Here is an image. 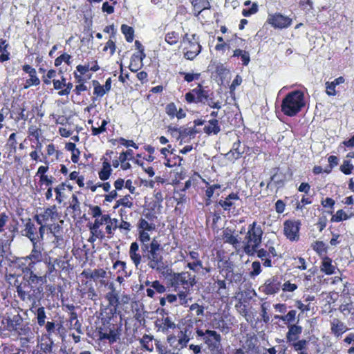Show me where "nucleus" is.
Returning a JSON list of instances; mask_svg holds the SVG:
<instances>
[{"label": "nucleus", "mask_w": 354, "mask_h": 354, "mask_svg": "<svg viewBox=\"0 0 354 354\" xmlns=\"http://www.w3.org/2000/svg\"><path fill=\"white\" fill-rule=\"evenodd\" d=\"M268 306H269V304L266 302L263 303L261 306V316H262L263 320L265 323H268L270 320V317L267 313V310H268Z\"/></svg>", "instance_id": "nucleus-55"}, {"label": "nucleus", "mask_w": 354, "mask_h": 354, "mask_svg": "<svg viewBox=\"0 0 354 354\" xmlns=\"http://www.w3.org/2000/svg\"><path fill=\"white\" fill-rule=\"evenodd\" d=\"M235 308H236L238 312L240 313V315H241L243 317H245L246 320H248L247 316H248V312L247 310L246 305L243 304L241 301H239V303H237L235 305Z\"/></svg>", "instance_id": "nucleus-48"}, {"label": "nucleus", "mask_w": 354, "mask_h": 354, "mask_svg": "<svg viewBox=\"0 0 354 354\" xmlns=\"http://www.w3.org/2000/svg\"><path fill=\"white\" fill-rule=\"evenodd\" d=\"M305 106L304 94L300 91L289 93L283 100L281 111L288 116L296 115Z\"/></svg>", "instance_id": "nucleus-3"}, {"label": "nucleus", "mask_w": 354, "mask_h": 354, "mask_svg": "<svg viewBox=\"0 0 354 354\" xmlns=\"http://www.w3.org/2000/svg\"><path fill=\"white\" fill-rule=\"evenodd\" d=\"M340 311L344 315H349L354 313V308L349 306L347 303L342 304L339 307Z\"/></svg>", "instance_id": "nucleus-62"}, {"label": "nucleus", "mask_w": 354, "mask_h": 354, "mask_svg": "<svg viewBox=\"0 0 354 354\" xmlns=\"http://www.w3.org/2000/svg\"><path fill=\"white\" fill-rule=\"evenodd\" d=\"M121 31L128 42H131L133 40L134 30L132 27L123 24L121 26Z\"/></svg>", "instance_id": "nucleus-35"}, {"label": "nucleus", "mask_w": 354, "mask_h": 354, "mask_svg": "<svg viewBox=\"0 0 354 354\" xmlns=\"http://www.w3.org/2000/svg\"><path fill=\"white\" fill-rule=\"evenodd\" d=\"M296 310H290L287 315L283 316L282 321L285 322L286 323H291L293 322L296 317Z\"/></svg>", "instance_id": "nucleus-51"}, {"label": "nucleus", "mask_w": 354, "mask_h": 354, "mask_svg": "<svg viewBox=\"0 0 354 354\" xmlns=\"http://www.w3.org/2000/svg\"><path fill=\"white\" fill-rule=\"evenodd\" d=\"M258 11V5L256 3H254L251 8L248 9H243L242 11V15L244 17H249L251 15L255 14Z\"/></svg>", "instance_id": "nucleus-52"}, {"label": "nucleus", "mask_w": 354, "mask_h": 354, "mask_svg": "<svg viewBox=\"0 0 354 354\" xmlns=\"http://www.w3.org/2000/svg\"><path fill=\"white\" fill-rule=\"evenodd\" d=\"M180 130V136H177V139H185L186 137H194L195 134H196L198 131L196 129L195 127L192 128H186L184 127H181L179 128Z\"/></svg>", "instance_id": "nucleus-30"}, {"label": "nucleus", "mask_w": 354, "mask_h": 354, "mask_svg": "<svg viewBox=\"0 0 354 354\" xmlns=\"http://www.w3.org/2000/svg\"><path fill=\"white\" fill-rule=\"evenodd\" d=\"M223 240L225 243L232 245L235 248L240 244V241L237 236L232 234L231 230L227 228L223 231Z\"/></svg>", "instance_id": "nucleus-25"}, {"label": "nucleus", "mask_w": 354, "mask_h": 354, "mask_svg": "<svg viewBox=\"0 0 354 354\" xmlns=\"http://www.w3.org/2000/svg\"><path fill=\"white\" fill-rule=\"evenodd\" d=\"M177 335H174L172 334L168 335L167 337V342L169 344V346L176 350V345H177Z\"/></svg>", "instance_id": "nucleus-61"}, {"label": "nucleus", "mask_w": 354, "mask_h": 354, "mask_svg": "<svg viewBox=\"0 0 354 354\" xmlns=\"http://www.w3.org/2000/svg\"><path fill=\"white\" fill-rule=\"evenodd\" d=\"M109 219V214H103L100 218H95L93 223H89L88 226L91 234L95 236V238L104 239V232L100 227L104 224L106 225Z\"/></svg>", "instance_id": "nucleus-12"}, {"label": "nucleus", "mask_w": 354, "mask_h": 354, "mask_svg": "<svg viewBox=\"0 0 354 354\" xmlns=\"http://www.w3.org/2000/svg\"><path fill=\"white\" fill-rule=\"evenodd\" d=\"M90 279L94 281L106 277V272L102 268L95 269L90 272Z\"/></svg>", "instance_id": "nucleus-36"}, {"label": "nucleus", "mask_w": 354, "mask_h": 354, "mask_svg": "<svg viewBox=\"0 0 354 354\" xmlns=\"http://www.w3.org/2000/svg\"><path fill=\"white\" fill-rule=\"evenodd\" d=\"M119 221L117 218H111L109 216V219L107 221L106 224V233L111 236L113 234V231L118 228Z\"/></svg>", "instance_id": "nucleus-33"}, {"label": "nucleus", "mask_w": 354, "mask_h": 354, "mask_svg": "<svg viewBox=\"0 0 354 354\" xmlns=\"http://www.w3.org/2000/svg\"><path fill=\"white\" fill-rule=\"evenodd\" d=\"M252 271L250 272L251 276H257L261 272V264L259 261H254L252 264Z\"/></svg>", "instance_id": "nucleus-63"}, {"label": "nucleus", "mask_w": 354, "mask_h": 354, "mask_svg": "<svg viewBox=\"0 0 354 354\" xmlns=\"http://www.w3.org/2000/svg\"><path fill=\"white\" fill-rule=\"evenodd\" d=\"M48 230H49L50 233L54 236V240L53 241V243L55 244V247L59 246L61 245L60 241H62L61 235L57 234L56 232L53 231V225H48Z\"/></svg>", "instance_id": "nucleus-43"}, {"label": "nucleus", "mask_w": 354, "mask_h": 354, "mask_svg": "<svg viewBox=\"0 0 354 354\" xmlns=\"http://www.w3.org/2000/svg\"><path fill=\"white\" fill-rule=\"evenodd\" d=\"M205 183L207 185H208V187L205 191V196L212 197L214 191L216 189L221 188V185L219 184H214L212 185H209L208 182H205Z\"/></svg>", "instance_id": "nucleus-53"}, {"label": "nucleus", "mask_w": 354, "mask_h": 354, "mask_svg": "<svg viewBox=\"0 0 354 354\" xmlns=\"http://www.w3.org/2000/svg\"><path fill=\"white\" fill-rule=\"evenodd\" d=\"M204 132L208 135L214 134L216 135L220 131V127L218 125V121L216 119L210 120L208 122V124L205 125Z\"/></svg>", "instance_id": "nucleus-26"}, {"label": "nucleus", "mask_w": 354, "mask_h": 354, "mask_svg": "<svg viewBox=\"0 0 354 354\" xmlns=\"http://www.w3.org/2000/svg\"><path fill=\"white\" fill-rule=\"evenodd\" d=\"M188 332L189 330L185 328L178 333L176 350H180L187 346V344L190 340Z\"/></svg>", "instance_id": "nucleus-18"}, {"label": "nucleus", "mask_w": 354, "mask_h": 354, "mask_svg": "<svg viewBox=\"0 0 354 354\" xmlns=\"http://www.w3.org/2000/svg\"><path fill=\"white\" fill-rule=\"evenodd\" d=\"M180 74L184 76L185 80L187 82L198 80L201 75L200 73H187L185 72H180Z\"/></svg>", "instance_id": "nucleus-50"}, {"label": "nucleus", "mask_w": 354, "mask_h": 354, "mask_svg": "<svg viewBox=\"0 0 354 354\" xmlns=\"http://www.w3.org/2000/svg\"><path fill=\"white\" fill-rule=\"evenodd\" d=\"M348 218L347 214L342 209L338 210L335 215L333 216L331 221L334 222H340Z\"/></svg>", "instance_id": "nucleus-45"}, {"label": "nucleus", "mask_w": 354, "mask_h": 354, "mask_svg": "<svg viewBox=\"0 0 354 354\" xmlns=\"http://www.w3.org/2000/svg\"><path fill=\"white\" fill-rule=\"evenodd\" d=\"M156 229V225L141 218L138 223V240L140 243L151 241L149 232Z\"/></svg>", "instance_id": "nucleus-8"}, {"label": "nucleus", "mask_w": 354, "mask_h": 354, "mask_svg": "<svg viewBox=\"0 0 354 354\" xmlns=\"http://www.w3.org/2000/svg\"><path fill=\"white\" fill-rule=\"evenodd\" d=\"M196 281V276L189 272H181L179 273H173L171 276V284L172 287L182 286L184 290H189L193 287Z\"/></svg>", "instance_id": "nucleus-5"}, {"label": "nucleus", "mask_w": 354, "mask_h": 354, "mask_svg": "<svg viewBox=\"0 0 354 354\" xmlns=\"http://www.w3.org/2000/svg\"><path fill=\"white\" fill-rule=\"evenodd\" d=\"M239 199V196L237 194L235 193H231L229 194L225 200L221 199L218 203L217 205H220L223 207V209L225 211H230L231 207L234 205V203L232 202L233 200L237 201Z\"/></svg>", "instance_id": "nucleus-19"}, {"label": "nucleus", "mask_w": 354, "mask_h": 354, "mask_svg": "<svg viewBox=\"0 0 354 354\" xmlns=\"http://www.w3.org/2000/svg\"><path fill=\"white\" fill-rule=\"evenodd\" d=\"M105 298L109 301V305L113 308V310L116 311L119 304V295L118 292L110 291L106 293Z\"/></svg>", "instance_id": "nucleus-27"}, {"label": "nucleus", "mask_w": 354, "mask_h": 354, "mask_svg": "<svg viewBox=\"0 0 354 354\" xmlns=\"http://www.w3.org/2000/svg\"><path fill=\"white\" fill-rule=\"evenodd\" d=\"M297 288V286L290 281L285 282L282 286V290L285 292H293Z\"/></svg>", "instance_id": "nucleus-64"}, {"label": "nucleus", "mask_w": 354, "mask_h": 354, "mask_svg": "<svg viewBox=\"0 0 354 354\" xmlns=\"http://www.w3.org/2000/svg\"><path fill=\"white\" fill-rule=\"evenodd\" d=\"M335 267L332 265L331 260L326 257L323 259L322 263L321 270L326 274H332L335 272Z\"/></svg>", "instance_id": "nucleus-32"}, {"label": "nucleus", "mask_w": 354, "mask_h": 354, "mask_svg": "<svg viewBox=\"0 0 354 354\" xmlns=\"http://www.w3.org/2000/svg\"><path fill=\"white\" fill-rule=\"evenodd\" d=\"M22 319L19 315H14L12 318L7 319L8 327L10 330H17L21 324Z\"/></svg>", "instance_id": "nucleus-29"}, {"label": "nucleus", "mask_w": 354, "mask_h": 354, "mask_svg": "<svg viewBox=\"0 0 354 354\" xmlns=\"http://www.w3.org/2000/svg\"><path fill=\"white\" fill-rule=\"evenodd\" d=\"M187 267L194 272H197L200 268H203V263L201 261L197 260L192 263H188Z\"/></svg>", "instance_id": "nucleus-54"}, {"label": "nucleus", "mask_w": 354, "mask_h": 354, "mask_svg": "<svg viewBox=\"0 0 354 354\" xmlns=\"http://www.w3.org/2000/svg\"><path fill=\"white\" fill-rule=\"evenodd\" d=\"M31 243L32 244V249L30 254L26 257V259L30 260V262L28 265L27 270L33 269L35 263L41 261L43 257L42 251L44 248L42 244L39 242V241H35Z\"/></svg>", "instance_id": "nucleus-9"}, {"label": "nucleus", "mask_w": 354, "mask_h": 354, "mask_svg": "<svg viewBox=\"0 0 354 354\" xmlns=\"http://www.w3.org/2000/svg\"><path fill=\"white\" fill-rule=\"evenodd\" d=\"M344 78L342 76L335 79L333 82H326V92L328 95L334 96L336 95L335 87L344 82Z\"/></svg>", "instance_id": "nucleus-21"}, {"label": "nucleus", "mask_w": 354, "mask_h": 354, "mask_svg": "<svg viewBox=\"0 0 354 354\" xmlns=\"http://www.w3.org/2000/svg\"><path fill=\"white\" fill-rule=\"evenodd\" d=\"M24 230H23V235L30 239L31 242L39 241L38 235L37 234L36 227L35 224L28 218L25 224Z\"/></svg>", "instance_id": "nucleus-15"}, {"label": "nucleus", "mask_w": 354, "mask_h": 354, "mask_svg": "<svg viewBox=\"0 0 354 354\" xmlns=\"http://www.w3.org/2000/svg\"><path fill=\"white\" fill-rule=\"evenodd\" d=\"M216 283L218 287V293L219 295H225L226 296H227L228 294L225 292L227 286H226V282L225 281V280L218 279L216 281Z\"/></svg>", "instance_id": "nucleus-47"}, {"label": "nucleus", "mask_w": 354, "mask_h": 354, "mask_svg": "<svg viewBox=\"0 0 354 354\" xmlns=\"http://www.w3.org/2000/svg\"><path fill=\"white\" fill-rule=\"evenodd\" d=\"M140 248L142 254L139 252V245L137 242H133L130 245L129 257L136 267L138 268L143 260L147 262L149 268L164 274L168 266L164 260V249L160 243L153 238L151 241L140 243Z\"/></svg>", "instance_id": "nucleus-1"}, {"label": "nucleus", "mask_w": 354, "mask_h": 354, "mask_svg": "<svg viewBox=\"0 0 354 354\" xmlns=\"http://www.w3.org/2000/svg\"><path fill=\"white\" fill-rule=\"evenodd\" d=\"M44 288L39 286H30L29 284L21 283L17 288V292L19 298L25 301L30 303V309L37 306V302H39L43 297Z\"/></svg>", "instance_id": "nucleus-4"}, {"label": "nucleus", "mask_w": 354, "mask_h": 354, "mask_svg": "<svg viewBox=\"0 0 354 354\" xmlns=\"http://www.w3.org/2000/svg\"><path fill=\"white\" fill-rule=\"evenodd\" d=\"M179 39V35L176 32H168L165 36V41L170 45L176 44Z\"/></svg>", "instance_id": "nucleus-40"}, {"label": "nucleus", "mask_w": 354, "mask_h": 354, "mask_svg": "<svg viewBox=\"0 0 354 354\" xmlns=\"http://www.w3.org/2000/svg\"><path fill=\"white\" fill-rule=\"evenodd\" d=\"M29 271V277L26 281L21 283L22 284H29L30 286H43V284L45 281L46 276L44 277H39L36 274L34 273L32 269L28 270Z\"/></svg>", "instance_id": "nucleus-20"}, {"label": "nucleus", "mask_w": 354, "mask_h": 354, "mask_svg": "<svg viewBox=\"0 0 354 354\" xmlns=\"http://www.w3.org/2000/svg\"><path fill=\"white\" fill-rule=\"evenodd\" d=\"M301 223L299 221H286L283 223L284 234L289 240L294 241L299 239V226Z\"/></svg>", "instance_id": "nucleus-10"}, {"label": "nucleus", "mask_w": 354, "mask_h": 354, "mask_svg": "<svg viewBox=\"0 0 354 354\" xmlns=\"http://www.w3.org/2000/svg\"><path fill=\"white\" fill-rule=\"evenodd\" d=\"M212 325L215 328L221 330L223 333H228L230 326L225 323L222 317L214 318L212 320Z\"/></svg>", "instance_id": "nucleus-31"}, {"label": "nucleus", "mask_w": 354, "mask_h": 354, "mask_svg": "<svg viewBox=\"0 0 354 354\" xmlns=\"http://www.w3.org/2000/svg\"><path fill=\"white\" fill-rule=\"evenodd\" d=\"M53 344V340L50 337H48L47 341L41 343L40 348L44 353H50L52 351Z\"/></svg>", "instance_id": "nucleus-42"}, {"label": "nucleus", "mask_w": 354, "mask_h": 354, "mask_svg": "<svg viewBox=\"0 0 354 354\" xmlns=\"http://www.w3.org/2000/svg\"><path fill=\"white\" fill-rule=\"evenodd\" d=\"M192 93L196 95V102L205 104V100H207V97H209L208 91L203 89L201 84H198L196 88L193 89Z\"/></svg>", "instance_id": "nucleus-24"}, {"label": "nucleus", "mask_w": 354, "mask_h": 354, "mask_svg": "<svg viewBox=\"0 0 354 354\" xmlns=\"http://www.w3.org/2000/svg\"><path fill=\"white\" fill-rule=\"evenodd\" d=\"M353 169L350 160H344L340 167V170L345 174H350Z\"/></svg>", "instance_id": "nucleus-46"}, {"label": "nucleus", "mask_w": 354, "mask_h": 354, "mask_svg": "<svg viewBox=\"0 0 354 354\" xmlns=\"http://www.w3.org/2000/svg\"><path fill=\"white\" fill-rule=\"evenodd\" d=\"M348 330L346 325L339 319H335L331 322V331L336 336L339 337Z\"/></svg>", "instance_id": "nucleus-22"}, {"label": "nucleus", "mask_w": 354, "mask_h": 354, "mask_svg": "<svg viewBox=\"0 0 354 354\" xmlns=\"http://www.w3.org/2000/svg\"><path fill=\"white\" fill-rule=\"evenodd\" d=\"M263 235L262 230L256 232L248 231L245 237L244 252L248 254H253L261 243Z\"/></svg>", "instance_id": "nucleus-6"}, {"label": "nucleus", "mask_w": 354, "mask_h": 354, "mask_svg": "<svg viewBox=\"0 0 354 354\" xmlns=\"http://www.w3.org/2000/svg\"><path fill=\"white\" fill-rule=\"evenodd\" d=\"M100 339H109L110 342L113 343L117 341V333L114 330H110L109 333H101L100 335Z\"/></svg>", "instance_id": "nucleus-41"}, {"label": "nucleus", "mask_w": 354, "mask_h": 354, "mask_svg": "<svg viewBox=\"0 0 354 354\" xmlns=\"http://www.w3.org/2000/svg\"><path fill=\"white\" fill-rule=\"evenodd\" d=\"M313 249L319 254H323L326 252V246L323 241H317L312 244Z\"/></svg>", "instance_id": "nucleus-38"}, {"label": "nucleus", "mask_w": 354, "mask_h": 354, "mask_svg": "<svg viewBox=\"0 0 354 354\" xmlns=\"http://www.w3.org/2000/svg\"><path fill=\"white\" fill-rule=\"evenodd\" d=\"M57 216V207L53 205L44 209L42 213H40V217L45 219L46 221L49 220L53 221L56 219Z\"/></svg>", "instance_id": "nucleus-28"}, {"label": "nucleus", "mask_w": 354, "mask_h": 354, "mask_svg": "<svg viewBox=\"0 0 354 354\" xmlns=\"http://www.w3.org/2000/svg\"><path fill=\"white\" fill-rule=\"evenodd\" d=\"M111 172V165L107 161H104L102 164V169L99 172V177L102 180H106L109 178Z\"/></svg>", "instance_id": "nucleus-34"}, {"label": "nucleus", "mask_w": 354, "mask_h": 354, "mask_svg": "<svg viewBox=\"0 0 354 354\" xmlns=\"http://www.w3.org/2000/svg\"><path fill=\"white\" fill-rule=\"evenodd\" d=\"M206 104L213 109H220L221 108V102L219 101L214 102L212 97L209 96L207 97V100H205Z\"/></svg>", "instance_id": "nucleus-59"}, {"label": "nucleus", "mask_w": 354, "mask_h": 354, "mask_svg": "<svg viewBox=\"0 0 354 354\" xmlns=\"http://www.w3.org/2000/svg\"><path fill=\"white\" fill-rule=\"evenodd\" d=\"M293 265L296 268L304 270L307 268L306 260L302 257L294 258Z\"/></svg>", "instance_id": "nucleus-44"}, {"label": "nucleus", "mask_w": 354, "mask_h": 354, "mask_svg": "<svg viewBox=\"0 0 354 354\" xmlns=\"http://www.w3.org/2000/svg\"><path fill=\"white\" fill-rule=\"evenodd\" d=\"M152 337L148 335H145L140 340V344L143 346V348L147 350V351H153V347H150L149 346V344L152 341Z\"/></svg>", "instance_id": "nucleus-39"}, {"label": "nucleus", "mask_w": 354, "mask_h": 354, "mask_svg": "<svg viewBox=\"0 0 354 354\" xmlns=\"http://www.w3.org/2000/svg\"><path fill=\"white\" fill-rule=\"evenodd\" d=\"M37 324L40 326L45 325V319L46 318L45 308L44 307H39L37 308L36 312Z\"/></svg>", "instance_id": "nucleus-37"}, {"label": "nucleus", "mask_w": 354, "mask_h": 354, "mask_svg": "<svg viewBox=\"0 0 354 354\" xmlns=\"http://www.w3.org/2000/svg\"><path fill=\"white\" fill-rule=\"evenodd\" d=\"M288 331L286 333V340L288 343H290L299 339V335L302 333V327L297 324H290L288 326Z\"/></svg>", "instance_id": "nucleus-16"}, {"label": "nucleus", "mask_w": 354, "mask_h": 354, "mask_svg": "<svg viewBox=\"0 0 354 354\" xmlns=\"http://www.w3.org/2000/svg\"><path fill=\"white\" fill-rule=\"evenodd\" d=\"M166 113L168 115H169L171 118H174L175 115L176 113V106L174 104V103H169L166 106L165 108Z\"/></svg>", "instance_id": "nucleus-56"}, {"label": "nucleus", "mask_w": 354, "mask_h": 354, "mask_svg": "<svg viewBox=\"0 0 354 354\" xmlns=\"http://www.w3.org/2000/svg\"><path fill=\"white\" fill-rule=\"evenodd\" d=\"M177 325L172 320V318L167 316L158 319L156 322V327L158 331L162 332L165 334H168L170 330H174L176 328Z\"/></svg>", "instance_id": "nucleus-14"}, {"label": "nucleus", "mask_w": 354, "mask_h": 354, "mask_svg": "<svg viewBox=\"0 0 354 354\" xmlns=\"http://www.w3.org/2000/svg\"><path fill=\"white\" fill-rule=\"evenodd\" d=\"M151 287L159 293H163L166 290L165 287L157 280L151 282Z\"/></svg>", "instance_id": "nucleus-60"}, {"label": "nucleus", "mask_w": 354, "mask_h": 354, "mask_svg": "<svg viewBox=\"0 0 354 354\" xmlns=\"http://www.w3.org/2000/svg\"><path fill=\"white\" fill-rule=\"evenodd\" d=\"M183 41L184 43L187 41L189 45L188 50L184 53V57L189 60L194 59L201 50V46L199 44L198 36L196 34H193L191 36L188 34H185Z\"/></svg>", "instance_id": "nucleus-7"}, {"label": "nucleus", "mask_w": 354, "mask_h": 354, "mask_svg": "<svg viewBox=\"0 0 354 354\" xmlns=\"http://www.w3.org/2000/svg\"><path fill=\"white\" fill-rule=\"evenodd\" d=\"M281 286V281L279 277L273 276L266 280L263 285L260 286L259 290L267 295H275L279 292Z\"/></svg>", "instance_id": "nucleus-11"}, {"label": "nucleus", "mask_w": 354, "mask_h": 354, "mask_svg": "<svg viewBox=\"0 0 354 354\" xmlns=\"http://www.w3.org/2000/svg\"><path fill=\"white\" fill-rule=\"evenodd\" d=\"M196 334L204 343L203 354H224L221 344L220 334L215 330H206L203 331L200 329L196 330Z\"/></svg>", "instance_id": "nucleus-2"}, {"label": "nucleus", "mask_w": 354, "mask_h": 354, "mask_svg": "<svg viewBox=\"0 0 354 354\" xmlns=\"http://www.w3.org/2000/svg\"><path fill=\"white\" fill-rule=\"evenodd\" d=\"M268 22L274 28H286L290 26L292 19L281 14H275L268 18Z\"/></svg>", "instance_id": "nucleus-13"}, {"label": "nucleus", "mask_w": 354, "mask_h": 354, "mask_svg": "<svg viewBox=\"0 0 354 354\" xmlns=\"http://www.w3.org/2000/svg\"><path fill=\"white\" fill-rule=\"evenodd\" d=\"M190 1L196 16H198L203 10L210 8V4L207 0H190Z\"/></svg>", "instance_id": "nucleus-23"}, {"label": "nucleus", "mask_w": 354, "mask_h": 354, "mask_svg": "<svg viewBox=\"0 0 354 354\" xmlns=\"http://www.w3.org/2000/svg\"><path fill=\"white\" fill-rule=\"evenodd\" d=\"M64 189H65V184L64 183H62V184L59 185L55 189V192L57 195L56 200L59 203H61L62 202V199L61 198V197H62V191H64Z\"/></svg>", "instance_id": "nucleus-58"}, {"label": "nucleus", "mask_w": 354, "mask_h": 354, "mask_svg": "<svg viewBox=\"0 0 354 354\" xmlns=\"http://www.w3.org/2000/svg\"><path fill=\"white\" fill-rule=\"evenodd\" d=\"M95 87L93 93L97 96H103L106 93L104 86H101L97 82H94Z\"/></svg>", "instance_id": "nucleus-57"}, {"label": "nucleus", "mask_w": 354, "mask_h": 354, "mask_svg": "<svg viewBox=\"0 0 354 354\" xmlns=\"http://www.w3.org/2000/svg\"><path fill=\"white\" fill-rule=\"evenodd\" d=\"M146 57V54H133L131 58V62L129 66L132 72L138 71L142 66V61Z\"/></svg>", "instance_id": "nucleus-17"}, {"label": "nucleus", "mask_w": 354, "mask_h": 354, "mask_svg": "<svg viewBox=\"0 0 354 354\" xmlns=\"http://www.w3.org/2000/svg\"><path fill=\"white\" fill-rule=\"evenodd\" d=\"M70 59H71V56L68 54L64 53L55 59V65L56 66H59L62 64V63L63 62H64L68 64Z\"/></svg>", "instance_id": "nucleus-49"}]
</instances>
